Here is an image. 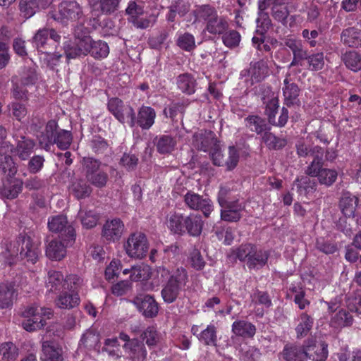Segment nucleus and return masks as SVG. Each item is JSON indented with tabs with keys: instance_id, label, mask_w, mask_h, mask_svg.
<instances>
[{
	"instance_id": "c03bdc74",
	"label": "nucleus",
	"mask_w": 361,
	"mask_h": 361,
	"mask_svg": "<svg viewBox=\"0 0 361 361\" xmlns=\"http://www.w3.org/2000/svg\"><path fill=\"white\" fill-rule=\"evenodd\" d=\"M255 245L252 244L241 245L238 248L233 250L231 253L228 256L229 259H238L241 262H247L253 252Z\"/></svg>"
},
{
	"instance_id": "f8f14e48",
	"label": "nucleus",
	"mask_w": 361,
	"mask_h": 361,
	"mask_svg": "<svg viewBox=\"0 0 361 361\" xmlns=\"http://www.w3.org/2000/svg\"><path fill=\"white\" fill-rule=\"evenodd\" d=\"M108 110L121 123H127L130 116L133 115V108L130 105H125L123 101L117 97L109 99Z\"/></svg>"
},
{
	"instance_id": "37998d69",
	"label": "nucleus",
	"mask_w": 361,
	"mask_h": 361,
	"mask_svg": "<svg viewBox=\"0 0 361 361\" xmlns=\"http://www.w3.org/2000/svg\"><path fill=\"white\" fill-rule=\"evenodd\" d=\"M226 25L224 20L218 18L217 16L213 19L209 20L207 25V30L214 35H221L222 42L226 44V35L224 31Z\"/></svg>"
},
{
	"instance_id": "4c0bfd02",
	"label": "nucleus",
	"mask_w": 361,
	"mask_h": 361,
	"mask_svg": "<svg viewBox=\"0 0 361 361\" xmlns=\"http://www.w3.org/2000/svg\"><path fill=\"white\" fill-rule=\"evenodd\" d=\"M23 182L20 180H13L4 185L0 190L1 195L7 199H14L21 192Z\"/></svg>"
},
{
	"instance_id": "7c9ffc66",
	"label": "nucleus",
	"mask_w": 361,
	"mask_h": 361,
	"mask_svg": "<svg viewBox=\"0 0 361 361\" xmlns=\"http://www.w3.org/2000/svg\"><path fill=\"white\" fill-rule=\"evenodd\" d=\"M14 295L13 284L9 282L0 284V308L5 309L12 306Z\"/></svg>"
},
{
	"instance_id": "e2e57ef3",
	"label": "nucleus",
	"mask_w": 361,
	"mask_h": 361,
	"mask_svg": "<svg viewBox=\"0 0 361 361\" xmlns=\"http://www.w3.org/2000/svg\"><path fill=\"white\" fill-rule=\"evenodd\" d=\"M308 69L311 71L322 70L324 66V56L322 52L313 54L307 58Z\"/></svg>"
},
{
	"instance_id": "680f3d73",
	"label": "nucleus",
	"mask_w": 361,
	"mask_h": 361,
	"mask_svg": "<svg viewBox=\"0 0 361 361\" xmlns=\"http://www.w3.org/2000/svg\"><path fill=\"white\" fill-rule=\"evenodd\" d=\"M82 283L83 280L80 276L75 274H70L64 279L63 290L78 293Z\"/></svg>"
},
{
	"instance_id": "bf43d9fd",
	"label": "nucleus",
	"mask_w": 361,
	"mask_h": 361,
	"mask_svg": "<svg viewBox=\"0 0 361 361\" xmlns=\"http://www.w3.org/2000/svg\"><path fill=\"white\" fill-rule=\"evenodd\" d=\"M196 21H207L213 20L217 15L213 8L209 6H202L195 11Z\"/></svg>"
},
{
	"instance_id": "6e6d98bb",
	"label": "nucleus",
	"mask_w": 361,
	"mask_h": 361,
	"mask_svg": "<svg viewBox=\"0 0 361 361\" xmlns=\"http://www.w3.org/2000/svg\"><path fill=\"white\" fill-rule=\"evenodd\" d=\"M313 319L306 313L300 315V322L295 328L298 337L305 336L312 327Z\"/></svg>"
},
{
	"instance_id": "9b49d317",
	"label": "nucleus",
	"mask_w": 361,
	"mask_h": 361,
	"mask_svg": "<svg viewBox=\"0 0 361 361\" xmlns=\"http://www.w3.org/2000/svg\"><path fill=\"white\" fill-rule=\"evenodd\" d=\"M130 302L146 318H154L159 312V305L154 298L150 295L139 294Z\"/></svg>"
},
{
	"instance_id": "f3484780",
	"label": "nucleus",
	"mask_w": 361,
	"mask_h": 361,
	"mask_svg": "<svg viewBox=\"0 0 361 361\" xmlns=\"http://www.w3.org/2000/svg\"><path fill=\"white\" fill-rule=\"evenodd\" d=\"M124 224L119 219L106 221L102 229V235L108 241L118 240L123 232Z\"/></svg>"
},
{
	"instance_id": "a18cd8bd",
	"label": "nucleus",
	"mask_w": 361,
	"mask_h": 361,
	"mask_svg": "<svg viewBox=\"0 0 361 361\" xmlns=\"http://www.w3.org/2000/svg\"><path fill=\"white\" fill-rule=\"evenodd\" d=\"M0 168L4 173H8V176L11 177L13 176L17 172L16 164L11 156L6 154V152H4L3 148L0 149Z\"/></svg>"
},
{
	"instance_id": "58836bf2",
	"label": "nucleus",
	"mask_w": 361,
	"mask_h": 361,
	"mask_svg": "<svg viewBox=\"0 0 361 361\" xmlns=\"http://www.w3.org/2000/svg\"><path fill=\"white\" fill-rule=\"evenodd\" d=\"M245 126L251 131L255 132L257 134H264L266 131L270 130L265 121L257 116L247 117L245 119Z\"/></svg>"
},
{
	"instance_id": "473e14b6",
	"label": "nucleus",
	"mask_w": 361,
	"mask_h": 361,
	"mask_svg": "<svg viewBox=\"0 0 361 361\" xmlns=\"http://www.w3.org/2000/svg\"><path fill=\"white\" fill-rule=\"evenodd\" d=\"M247 262V266L249 269H259L264 267L268 260L269 254L267 251L257 250L255 246L252 253Z\"/></svg>"
},
{
	"instance_id": "cd10ccee",
	"label": "nucleus",
	"mask_w": 361,
	"mask_h": 361,
	"mask_svg": "<svg viewBox=\"0 0 361 361\" xmlns=\"http://www.w3.org/2000/svg\"><path fill=\"white\" fill-rule=\"evenodd\" d=\"M69 191L76 199L81 200L89 197L92 189L85 180L77 178L71 182Z\"/></svg>"
},
{
	"instance_id": "0e129e2a",
	"label": "nucleus",
	"mask_w": 361,
	"mask_h": 361,
	"mask_svg": "<svg viewBox=\"0 0 361 361\" xmlns=\"http://www.w3.org/2000/svg\"><path fill=\"white\" fill-rule=\"evenodd\" d=\"M1 352L2 358L5 361H14L18 355V350L16 346L11 342L1 345Z\"/></svg>"
},
{
	"instance_id": "393cba45",
	"label": "nucleus",
	"mask_w": 361,
	"mask_h": 361,
	"mask_svg": "<svg viewBox=\"0 0 361 361\" xmlns=\"http://www.w3.org/2000/svg\"><path fill=\"white\" fill-rule=\"evenodd\" d=\"M358 204V198L350 193L349 192H344L340 200L339 207L342 213L346 217H353L356 207Z\"/></svg>"
},
{
	"instance_id": "c85d7f7f",
	"label": "nucleus",
	"mask_w": 361,
	"mask_h": 361,
	"mask_svg": "<svg viewBox=\"0 0 361 361\" xmlns=\"http://www.w3.org/2000/svg\"><path fill=\"white\" fill-rule=\"evenodd\" d=\"M64 276L61 271L49 270L45 281V285L49 292H56L63 289Z\"/></svg>"
},
{
	"instance_id": "5701e85b",
	"label": "nucleus",
	"mask_w": 361,
	"mask_h": 361,
	"mask_svg": "<svg viewBox=\"0 0 361 361\" xmlns=\"http://www.w3.org/2000/svg\"><path fill=\"white\" fill-rule=\"evenodd\" d=\"M324 150L319 146H314L312 151L313 160L305 169L307 176L317 177L323 169Z\"/></svg>"
},
{
	"instance_id": "5fc2aeb1",
	"label": "nucleus",
	"mask_w": 361,
	"mask_h": 361,
	"mask_svg": "<svg viewBox=\"0 0 361 361\" xmlns=\"http://www.w3.org/2000/svg\"><path fill=\"white\" fill-rule=\"evenodd\" d=\"M176 142L170 135L161 136L157 142V151L161 154H166L172 152L176 146Z\"/></svg>"
},
{
	"instance_id": "49530a36",
	"label": "nucleus",
	"mask_w": 361,
	"mask_h": 361,
	"mask_svg": "<svg viewBox=\"0 0 361 361\" xmlns=\"http://www.w3.org/2000/svg\"><path fill=\"white\" fill-rule=\"evenodd\" d=\"M262 140L270 149H279L286 146V140L275 136L269 130L266 131L262 135Z\"/></svg>"
},
{
	"instance_id": "6ab92c4d",
	"label": "nucleus",
	"mask_w": 361,
	"mask_h": 361,
	"mask_svg": "<svg viewBox=\"0 0 361 361\" xmlns=\"http://www.w3.org/2000/svg\"><path fill=\"white\" fill-rule=\"evenodd\" d=\"M193 145L197 149L204 152H211L214 147H218L214 134L211 131L195 134L193 137Z\"/></svg>"
},
{
	"instance_id": "7ed1b4c3",
	"label": "nucleus",
	"mask_w": 361,
	"mask_h": 361,
	"mask_svg": "<svg viewBox=\"0 0 361 361\" xmlns=\"http://www.w3.org/2000/svg\"><path fill=\"white\" fill-rule=\"evenodd\" d=\"M326 345H311L305 348L296 345L286 346L283 356L287 361H324L327 357Z\"/></svg>"
},
{
	"instance_id": "e433bc0d",
	"label": "nucleus",
	"mask_w": 361,
	"mask_h": 361,
	"mask_svg": "<svg viewBox=\"0 0 361 361\" xmlns=\"http://www.w3.org/2000/svg\"><path fill=\"white\" fill-rule=\"evenodd\" d=\"M341 59L345 66L354 72L361 69V55L355 51H348L343 54Z\"/></svg>"
},
{
	"instance_id": "4be33fe9",
	"label": "nucleus",
	"mask_w": 361,
	"mask_h": 361,
	"mask_svg": "<svg viewBox=\"0 0 361 361\" xmlns=\"http://www.w3.org/2000/svg\"><path fill=\"white\" fill-rule=\"evenodd\" d=\"M83 25H78L74 29L75 42L82 55L86 56L91 51L92 39L87 35Z\"/></svg>"
},
{
	"instance_id": "4468645a",
	"label": "nucleus",
	"mask_w": 361,
	"mask_h": 361,
	"mask_svg": "<svg viewBox=\"0 0 361 361\" xmlns=\"http://www.w3.org/2000/svg\"><path fill=\"white\" fill-rule=\"evenodd\" d=\"M186 205L191 209L200 210L206 217H208L213 210V206L208 199H204L202 196L188 192L184 196Z\"/></svg>"
},
{
	"instance_id": "4d7b16f0",
	"label": "nucleus",
	"mask_w": 361,
	"mask_h": 361,
	"mask_svg": "<svg viewBox=\"0 0 361 361\" xmlns=\"http://www.w3.org/2000/svg\"><path fill=\"white\" fill-rule=\"evenodd\" d=\"M198 339L205 345H216V328L214 325H209L197 335Z\"/></svg>"
},
{
	"instance_id": "13d9d810",
	"label": "nucleus",
	"mask_w": 361,
	"mask_h": 361,
	"mask_svg": "<svg viewBox=\"0 0 361 361\" xmlns=\"http://www.w3.org/2000/svg\"><path fill=\"white\" fill-rule=\"evenodd\" d=\"M150 269L148 266L141 264L131 267L130 281H138L147 279L149 277Z\"/></svg>"
},
{
	"instance_id": "a211bd4d",
	"label": "nucleus",
	"mask_w": 361,
	"mask_h": 361,
	"mask_svg": "<svg viewBox=\"0 0 361 361\" xmlns=\"http://www.w3.org/2000/svg\"><path fill=\"white\" fill-rule=\"evenodd\" d=\"M288 3H279L271 7V16L277 21L285 26L293 27L299 16L293 15L289 17V11L286 6Z\"/></svg>"
},
{
	"instance_id": "3c124183",
	"label": "nucleus",
	"mask_w": 361,
	"mask_h": 361,
	"mask_svg": "<svg viewBox=\"0 0 361 361\" xmlns=\"http://www.w3.org/2000/svg\"><path fill=\"white\" fill-rule=\"evenodd\" d=\"M37 80L35 66L30 63L20 73V82L24 86L33 85Z\"/></svg>"
},
{
	"instance_id": "c756f323",
	"label": "nucleus",
	"mask_w": 361,
	"mask_h": 361,
	"mask_svg": "<svg viewBox=\"0 0 361 361\" xmlns=\"http://www.w3.org/2000/svg\"><path fill=\"white\" fill-rule=\"evenodd\" d=\"M203 227V221L201 216L190 214L187 216L185 226L184 228V235L189 234L191 236H198L201 234Z\"/></svg>"
},
{
	"instance_id": "603ef678",
	"label": "nucleus",
	"mask_w": 361,
	"mask_h": 361,
	"mask_svg": "<svg viewBox=\"0 0 361 361\" xmlns=\"http://www.w3.org/2000/svg\"><path fill=\"white\" fill-rule=\"evenodd\" d=\"M140 336L149 347L156 345L161 340V334L154 326H148Z\"/></svg>"
},
{
	"instance_id": "a878e982",
	"label": "nucleus",
	"mask_w": 361,
	"mask_h": 361,
	"mask_svg": "<svg viewBox=\"0 0 361 361\" xmlns=\"http://www.w3.org/2000/svg\"><path fill=\"white\" fill-rule=\"evenodd\" d=\"M289 76L290 75H287L284 79V87L282 89L283 94L284 97V102L287 106H291L298 102V97L300 92V89L298 85L290 82Z\"/></svg>"
},
{
	"instance_id": "aec40b11",
	"label": "nucleus",
	"mask_w": 361,
	"mask_h": 361,
	"mask_svg": "<svg viewBox=\"0 0 361 361\" xmlns=\"http://www.w3.org/2000/svg\"><path fill=\"white\" fill-rule=\"evenodd\" d=\"M80 298L78 293L62 291L56 298V306L60 309L71 310L80 305Z\"/></svg>"
},
{
	"instance_id": "864d4df0",
	"label": "nucleus",
	"mask_w": 361,
	"mask_h": 361,
	"mask_svg": "<svg viewBox=\"0 0 361 361\" xmlns=\"http://www.w3.org/2000/svg\"><path fill=\"white\" fill-rule=\"evenodd\" d=\"M351 314L345 310H339L331 319V324L336 327L348 326L353 324Z\"/></svg>"
},
{
	"instance_id": "ea45409f",
	"label": "nucleus",
	"mask_w": 361,
	"mask_h": 361,
	"mask_svg": "<svg viewBox=\"0 0 361 361\" xmlns=\"http://www.w3.org/2000/svg\"><path fill=\"white\" fill-rule=\"evenodd\" d=\"M176 83L178 89L185 94H191L195 91V80L188 73L180 75L177 78Z\"/></svg>"
},
{
	"instance_id": "f704fd0d",
	"label": "nucleus",
	"mask_w": 361,
	"mask_h": 361,
	"mask_svg": "<svg viewBox=\"0 0 361 361\" xmlns=\"http://www.w3.org/2000/svg\"><path fill=\"white\" fill-rule=\"evenodd\" d=\"M247 147L245 145H238L235 146H230L228 148V161H227V170L234 169L239 161L240 154H247Z\"/></svg>"
},
{
	"instance_id": "412c9836",
	"label": "nucleus",
	"mask_w": 361,
	"mask_h": 361,
	"mask_svg": "<svg viewBox=\"0 0 361 361\" xmlns=\"http://www.w3.org/2000/svg\"><path fill=\"white\" fill-rule=\"evenodd\" d=\"M187 216L178 212L170 213L167 216L166 226L172 233L178 235H184Z\"/></svg>"
},
{
	"instance_id": "dca6fc26",
	"label": "nucleus",
	"mask_w": 361,
	"mask_h": 361,
	"mask_svg": "<svg viewBox=\"0 0 361 361\" xmlns=\"http://www.w3.org/2000/svg\"><path fill=\"white\" fill-rule=\"evenodd\" d=\"M42 361H63L61 346L51 341H44L42 344Z\"/></svg>"
},
{
	"instance_id": "ddd939ff",
	"label": "nucleus",
	"mask_w": 361,
	"mask_h": 361,
	"mask_svg": "<svg viewBox=\"0 0 361 361\" xmlns=\"http://www.w3.org/2000/svg\"><path fill=\"white\" fill-rule=\"evenodd\" d=\"M61 36L52 28H42L37 30L33 37V43L38 50L42 52L47 53V46H49V42L52 40L54 43L60 41Z\"/></svg>"
},
{
	"instance_id": "f03ea898",
	"label": "nucleus",
	"mask_w": 361,
	"mask_h": 361,
	"mask_svg": "<svg viewBox=\"0 0 361 361\" xmlns=\"http://www.w3.org/2000/svg\"><path fill=\"white\" fill-rule=\"evenodd\" d=\"M188 281L189 276L187 270L182 267H178L163 285L161 295L164 302L171 304L180 298Z\"/></svg>"
},
{
	"instance_id": "6e6552de",
	"label": "nucleus",
	"mask_w": 361,
	"mask_h": 361,
	"mask_svg": "<svg viewBox=\"0 0 361 361\" xmlns=\"http://www.w3.org/2000/svg\"><path fill=\"white\" fill-rule=\"evenodd\" d=\"M48 227L50 231L60 233L61 240L67 241V245H72L75 242V230L68 224L66 216L61 214L50 217Z\"/></svg>"
},
{
	"instance_id": "c9c22d12",
	"label": "nucleus",
	"mask_w": 361,
	"mask_h": 361,
	"mask_svg": "<svg viewBox=\"0 0 361 361\" xmlns=\"http://www.w3.org/2000/svg\"><path fill=\"white\" fill-rule=\"evenodd\" d=\"M233 331L235 335L244 338H252L256 333V327L250 322L238 321L233 323Z\"/></svg>"
},
{
	"instance_id": "0eeeda50",
	"label": "nucleus",
	"mask_w": 361,
	"mask_h": 361,
	"mask_svg": "<svg viewBox=\"0 0 361 361\" xmlns=\"http://www.w3.org/2000/svg\"><path fill=\"white\" fill-rule=\"evenodd\" d=\"M126 254L131 258L142 259L146 256L149 243L146 235L141 232H135L130 235L124 244Z\"/></svg>"
},
{
	"instance_id": "a19ab883",
	"label": "nucleus",
	"mask_w": 361,
	"mask_h": 361,
	"mask_svg": "<svg viewBox=\"0 0 361 361\" xmlns=\"http://www.w3.org/2000/svg\"><path fill=\"white\" fill-rule=\"evenodd\" d=\"M89 54L95 59L101 60L105 59L109 54V45L102 40H92L91 51Z\"/></svg>"
},
{
	"instance_id": "b1692460",
	"label": "nucleus",
	"mask_w": 361,
	"mask_h": 361,
	"mask_svg": "<svg viewBox=\"0 0 361 361\" xmlns=\"http://www.w3.org/2000/svg\"><path fill=\"white\" fill-rule=\"evenodd\" d=\"M341 41L344 45L349 47H361V30L355 27L343 30L341 33Z\"/></svg>"
},
{
	"instance_id": "20e7f679",
	"label": "nucleus",
	"mask_w": 361,
	"mask_h": 361,
	"mask_svg": "<svg viewBox=\"0 0 361 361\" xmlns=\"http://www.w3.org/2000/svg\"><path fill=\"white\" fill-rule=\"evenodd\" d=\"M57 128L58 125L54 120L47 123L45 134L42 133L38 137L39 144L42 148L49 150L53 144H56L62 150L69 147L73 140L71 133L61 129L58 130Z\"/></svg>"
},
{
	"instance_id": "bb28decb",
	"label": "nucleus",
	"mask_w": 361,
	"mask_h": 361,
	"mask_svg": "<svg viewBox=\"0 0 361 361\" xmlns=\"http://www.w3.org/2000/svg\"><path fill=\"white\" fill-rule=\"evenodd\" d=\"M63 244L61 240H53L49 243L46 248V255L52 260H61L66 255L67 241Z\"/></svg>"
},
{
	"instance_id": "1a4fd4ad",
	"label": "nucleus",
	"mask_w": 361,
	"mask_h": 361,
	"mask_svg": "<svg viewBox=\"0 0 361 361\" xmlns=\"http://www.w3.org/2000/svg\"><path fill=\"white\" fill-rule=\"evenodd\" d=\"M156 116V111L152 107L142 105L137 110V116L133 110V115L127 121V123L132 128L137 125L142 130H149L154 124Z\"/></svg>"
},
{
	"instance_id": "72a5a7b5",
	"label": "nucleus",
	"mask_w": 361,
	"mask_h": 361,
	"mask_svg": "<svg viewBox=\"0 0 361 361\" xmlns=\"http://www.w3.org/2000/svg\"><path fill=\"white\" fill-rule=\"evenodd\" d=\"M252 80L259 82L264 78L269 73V68L267 61L260 60L251 63L250 68L247 71Z\"/></svg>"
},
{
	"instance_id": "2f4dec72",
	"label": "nucleus",
	"mask_w": 361,
	"mask_h": 361,
	"mask_svg": "<svg viewBox=\"0 0 361 361\" xmlns=\"http://www.w3.org/2000/svg\"><path fill=\"white\" fill-rule=\"evenodd\" d=\"M293 185L297 188V192L300 195L307 196L316 191L317 183L314 180L311 179L310 177L303 176L298 178L294 181Z\"/></svg>"
},
{
	"instance_id": "39448f33",
	"label": "nucleus",
	"mask_w": 361,
	"mask_h": 361,
	"mask_svg": "<svg viewBox=\"0 0 361 361\" xmlns=\"http://www.w3.org/2000/svg\"><path fill=\"white\" fill-rule=\"evenodd\" d=\"M51 16L55 20L64 25L77 23L79 25H83L85 20L82 7L75 0L61 1Z\"/></svg>"
},
{
	"instance_id": "69168bd1",
	"label": "nucleus",
	"mask_w": 361,
	"mask_h": 361,
	"mask_svg": "<svg viewBox=\"0 0 361 361\" xmlns=\"http://www.w3.org/2000/svg\"><path fill=\"white\" fill-rule=\"evenodd\" d=\"M22 326L27 331H34L42 329L46 324L45 319L37 317H25Z\"/></svg>"
},
{
	"instance_id": "8fccbe9b",
	"label": "nucleus",
	"mask_w": 361,
	"mask_h": 361,
	"mask_svg": "<svg viewBox=\"0 0 361 361\" xmlns=\"http://www.w3.org/2000/svg\"><path fill=\"white\" fill-rule=\"evenodd\" d=\"M266 10H259L258 18H257L256 32L259 35H264L271 25L269 14L265 12Z\"/></svg>"
},
{
	"instance_id": "338daca9",
	"label": "nucleus",
	"mask_w": 361,
	"mask_h": 361,
	"mask_svg": "<svg viewBox=\"0 0 361 361\" xmlns=\"http://www.w3.org/2000/svg\"><path fill=\"white\" fill-rule=\"evenodd\" d=\"M242 206L238 202H227V221H237L240 219Z\"/></svg>"
},
{
	"instance_id": "052dcab7",
	"label": "nucleus",
	"mask_w": 361,
	"mask_h": 361,
	"mask_svg": "<svg viewBox=\"0 0 361 361\" xmlns=\"http://www.w3.org/2000/svg\"><path fill=\"white\" fill-rule=\"evenodd\" d=\"M337 176L336 171L323 168L317 178L320 184L330 186L336 181Z\"/></svg>"
},
{
	"instance_id": "09e8293b",
	"label": "nucleus",
	"mask_w": 361,
	"mask_h": 361,
	"mask_svg": "<svg viewBox=\"0 0 361 361\" xmlns=\"http://www.w3.org/2000/svg\"><path fill=\"white\" fill-rule=\"evenodd\" d=\"M176 44L181 49L186 51H191L196 47L194 36L188 32L178 33Z\"/></svg>"
},
{
	"instance_id": "9d476101",
	"label": "nucleus",
	"mask_w": 361,
	"mask_h": 361,
	"mask_svg": "<svg viewBox=\"0 0 361 361\" xmlns=\"http://www.w3.org/2000/svg\"><path fill=\"white\" fill-rule=\"evenodd\" d=\"M263 100L264 104H266L265 114L268 117L269 123L279 127L284 126L288 119V109L283 107L281 111L280 116L278 120H276V114H277L279 107L278 97L274 96V94L272 93V95L269 100H267L265 97H263Z\"/></svg>"
},
{
	"instance_id": "f257e3e1",
	"label": "nucleus",
	"mask_w": 361,
	"mask_h": 361,
	"mask_svg": "<svg viewBox=\"0 0 361 361\" xmlns=\"http://www.w3.org/2000/svg\"><path fill=\"white\" fill-rule=\"evenodd\" d=\"M39 243L34 242L30 236L20 235L3 252L6 262L11 265L16 259H27L35 264L39 256Z\"/></svg>"
},
{
	"instance_id": "79ce46f5",
	"label": "nucleus",
	"mask_w": 361,
	"mask_h": 361,
	"mask_svg": "<svg viewBox=\"0 0 361 361\" xmlns=\"http://www.w3.org/2000/svg\"><path fill=\"white\" fill-rule=\"evenodd\" d=\"M24 317H37L38 318L49 319L53 315V310L51 308L42 307L34 305L25 309L23 312Z\"/></svg>"
},
{
	"instance_id": "de8ad7c7",
	"label": "nucleus",
	"mask_w": 361,
	"mask_h": 361,
	"mask_svg": "<svg viewBox=\"0 0 361 361\" xmlns=\"http://www.w3.org/2000/svg\"><path fill=\"white\" fill-rule=\"evenodd\" d=\"M35 146V144L32 140L23 137L22 140L18 142L16 149L19 158L22 160L27 159L32 153Z\"/></svg>"
},
{
	"instance_id": "774afa93",
	"label": "nucleus",
	"mask_w": 361,
	"mask_h": 361,
	"mask_svg": "<svg viewBox=\"0 0 361 361\" xmlns=\"http://www.w3.org/2000/svg\"><path fill=\"white\" fill-rule=\"evenodd\" d=\"M259 357V350L254 347L244 346L241 348L240 359L243 361H256Z\"/></svg>"
},
{
	"instance_id": "423d86ee",
	"label": "nucleus",
	"mask_w": 361,
	"mask_h": 361,
	"mask_svg": "<svg viewBox=\"0 0 361 361\" xmlns=\"http://www.w3.org/2000/svg\"><path fill=\"white\" fill-rule=\"evenodd\" d=\"M82 172L86 180L97 188L106 186L109 176L106 172L102 169V162L93 157H83L80 161Z\"/></svg>"
},
{
	"instance_id": "2eb2a0df",
	"label": "nucleus",
	"mask_w": 361,
	"mask_h": 361,
	"mask_svg": "<svg viewBox=\"0 0 361 361\" xmlns=\"http://www.w3.org/2000/svg\"><path fill=\"white\" fill-rule=\"evenodd\" d=\"M127 356L132 361H144L147 355L146 347L142 341L133 338L123 346Z\"/></svg>"
}]
</instances>
